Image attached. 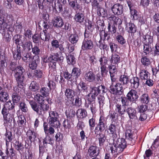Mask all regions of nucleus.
Here are the masks:
<instances>
[{"mask_svg":"<svg viewBox=\"0 0 159 159\" xmlns=\"http://www.w3.org/2000/svg\"><path fill=\"white\" fill-rule=\"evenodd\" d=\"M139 94L136 90L132 89L127 93L126 97L130 101L131 103H136L139 97Z\"/></svg>","mask_w":159,"mask_h":159,"instance_id":"obj_11","label":"nucleus"},{"mask_svg":"<svg viewBox=\"0 0 159 159\" xmlns=\"http://www.w3.org/2000/svg\"><path fill=\"white\" fill-rule=\"evenodd\" d=\"M90 129L93 130L97 125V122L96 118L93 116L89 118L88 121Z\"/></svg>","mask_w":159,"mask_h":159,"instance_id":"obj_54","label":"nucleus"},{"mask_svg":"<svg viewBox=\"0 0 159 159\" xmlns=\"http://www.w3.org/2000/svg\"><path fill=\"white\" fill-rule=\"evenodd\" d=\"M69 5L75 10H78L80 8V6L77 0L70 1L68 0Z\"/></svg>","mask_w":159,"mask_h":159,"instance_id":"obj_59","label":"nucleus"},{"mask_svg":"<svg viewBox=\"0 0 159 159\" xmlns=\"http://www.w3.org/2000/svg\"><path fill=\"white\" fill-rule=\"evenodd\" d=\"M71 73L75 82L81 74V70L78 67H74L72 70Z\"/></svg>","mask_w":159,"mask_h":159,"instance_id":"obj_36","label":"nucleus"},{"mask_svg":"<svg viewBox=\"0 0 159 159\" xmlns=\"http://www.w3.org/2000/svg\"><path fill=\"white\" fill-rule=\"evenodd\" d=\"M138 112L139 113H147L149 112L148 110V106L146 104H142L137 107Z\"/></svg>","mask_w":159,"mask_h":159,"instance_id":"obj_51","label":"nucleus"},{"mask_svg":"<svg viewBox=\"0 0 159 159\" xmlns=\"http://www.w3.org/2000/svg\"><path fill=\"white\" fill-rule=\"evenodd\" d=\"M43 71L39 69L35 70L32 71L31 74H29L28 75L30 78H33L37 80H40L43 77Z\"/></svg>","mask_w":159,"mask_h":159,"instance_id":"obj_18","label":"nucleus"},{"mask_svg":"<svg viewBox=\"0 0 159 159\" xmlns=\"http://www.w3.org/2000/svg\"><path fill=\"white\" fill-rule=\"evenodd\" d=\"M25 69L21 66H18L15 68L14 77L18 85L20 87L24 85V81L25 76L24 74L25 73Z\"/></svg>","mask_w":159,"mask_h":159,"instance_id":"obj_2","label":"nucleus"},{"mask_svg":"<svg viewBox=\"0 0 159 159\" xmlns=\"http://www.w3.org/2000/svg\"><path fill=\"white\" fill-rule=\"evenodd\" d=\"M64 57L61 56L60 52H58L56 54L51 55L49 57L50 62L49 64V68L50 70H52L53 71H56L57 62L63 61Z\"/></svg>","mask_w":159,"mask_h":159,"instance_id":"obj_4","label":"nucleus"},{"mask_svg":"<svg viewBox=\"0 0 159 159\" xmlns=\"http://www.w3.org/2000/svg\"><path fill=\"white\" fill-rule=\"evenodd\" d=\"M85 18L84 14L83 12H79L76 13L74 17L75 21L81 23L84 22Z\"/></svg>","mask_w":159,"mask_h":159,"instance_id":"obj_42","label":"nucleus"},{"mask_svg":"<svg viewBox=\"0 0 159 159\" xmlns=\"http://www.w3.org/2000/svg\"><path fill=\"white\" fill-rule=\"evenodd\" d=\"M99 153V149L96 146H91L88 150L89 155L91 157H98Z\"/></svg>","mask_w":159,"mask_h":159,"instance_id":"obj_17","label":"nucleus"},{"mask_svg":"<svg viewBox=\"0 0 159 159\" xmlns=\"http://www.w3.org/2000/svg\"><path fill=\"white\" fill-rule=\"evenodd\" d=\"M127 4L129 7L130 13L133 16L134 20H137L139 18V15L138 11L135 9V7L134 4L130 1L127 2Z\"/></svg>","mask_w":159,"mask_h":159,"instance_id":"obj_19","label":"nucleus"},{"mask_svg":"<svg viewBox=\"0 0 159 159\" xmlns=\"http://www.w3.org/2000/svg\"><path fill=\"white\" fill-rule=\"evenodd\" d=\"M101 39L103 40H107V41L110 39V35L108 34L107 32L102 30L100 33Z\"/></svg>","mask_w":159,"mask_h":159,"instance_id":"obj_60","label":"nucleus"},{"mask_svg":"<svg viewBox=\"0 0 159 159\" xmlns=\"http://www.w3.org/2000/svg\"><path fill=\"white\" fill-rule=\"evenodd\" d=\"M89 93L96 97L101 93V91L102 93H105L108 91V89L103 85H101L97 87L95 86L90 87Z\"/></svg>","mask_w":159,"mask_h":159,"instance_id":"obj_9","label":"nucleus"},{"mask_svg":"<svg viewBox=\"0 0 159 159\" xmlns=\"http://www.w3.org/2000/svg\"><path fill=\"white\" fill-rule=\"evenodd\" d=\"M118 130L117 125H116L114 123L111 122L109 125L107 129V132L110 134H111L113 139L117 137L116 132Z\"/></svg>","mask_w":159,"mask_h":159,"instance_id":"obj_13","label":"nucleus"},{"mask_svg":"<svg viewBox=\"0 0 159 159\" xmlns=\"http://www.w3.org/2000/svg\"><path fill=\"white\" fill-rule=\"evenodd\" d=\"M126 28H127L128 29H129L128 31L129 33H135L137 30L136 27L134 24L130 23L126 24Z\"/></svg>","mask_w":159,"mask_h":159,"instance_id":"obj_55","label":"nucleus"},{"mask_svg":"<svg viewBox=\"0 0 159 159\" xmlns=\"http://www.w3.org/2000/svg\"><path fill=\"white\" fill-rule=\"evenodd\" d=\"M17 123L19 129H24L26 123V120L25 116L22 115L18 116Z\"/></svg>","mask_w":159,"mask_h":159,"instance_id":"obj_34","label":"nucleus"},{"mask_svg":"<svg viewBox=\"0 0 159 159\" xmlns=\"http://www.w3.org/2000/svg\"><path fill=\"white\" fill-rule=\"evenodd\" d=\"M14 89L15 92L12 95V100L13 103H17L21 98V95L24 93L25 89L24 85H22V87H20L19 85H17Z\"/></svg>","mask_w":159,"mask_h":159,"instance_id":"obj_5","label":"nucleus"},{"mask_svg":"<svg viewBox=\"0 0 159 159\" xmlns=\"http://www.w3.org/2000/svg\"><path fill=\"white\" fill-rule=\"evenodd\" d=\"M3 105L5 106V107L7 109H9V110L13 112V113L14 114L15 104H13V103H11V100H9L5 102Z\"/></svg>","mask_w":159,"mask_h":159,"instance_id":"obj_52","label":"nucleus"},{"mask_svg":"<svg viewBox=\"0 0 159 159\" xmlns=\"http://www.w3.org/2000/svg\"><path fill=\"white\" fill-rule=\"evenodd\" d=\"M115 139H113L115 143V146H116L118 148V150L121 153L123 152L124 149L126 148L127 143V141L124 138H118L116 140H115Z\"/></svg>","mask_w":159,"mask_h":159,"instance_id":"obj_10","label":"nucleus"},{"mask_svg":"<svg viewBox=\"0 0 159 159\" xmlns=\"http://www.w3.org/2000/svg\"><path fill=\"white\" fill-rule=\"evenodd\" d=\"M9 96L7 91H2L0 92V101L5 102L9 98Z\"/></svg>","mask_w":159,"mask_h":159,"instance_id":"obj_48","label":"nucleus"},{"mask_svg":"<svg viewBox=\"0 0 159 159\" xmlns=\"http://www.w3.org/2000/svg\"><path fill=\"white\" fill-rule=\"evenodd\" d=\"M126 112L130 120H136L138 119L137 111L135 108L131 107H129L126 109Z\"/></svg>","mask_w":159,"mask_h":159,"instance_id":"obj_22","label":"nucleus"},{"mask_svg":"<svg viewBox=\"0 0 159 159\" xmlns=\"http://www.w3.org/2000/svg\"><path fill=\"white\" fill-rule=\"evenodd\" d=\"M143 42L145 44L143 46V50H149V45L151 44L153 42V36L147 34L143 35Z\"/></svg>","mask_w":159,"mask_h":159,"instance_id":"obj_14","label":"nucleus"},{"mask_svg":"<svg viewBox=\"0 0 159 159\" xmlns=\"http://www.w3.org/2000/svg\"><path fill=\"white\" fill-rule=\"evenodd\" d=\"M48 123L50 126L51 127L57 128L60 125V123L59 120V119L48 118Z\"/></svg>","mask_w":159,"mask_h":159,"instance_id":"obj_39","label":"nucleus"},{"mask_svg":"<svg viewBox=\"0 0 159 159\" xmlns=\"http://www.w3.org/2000/svg\"><path fill=\"white\" fill-rule=\"evenodd\" d=\"M13 146L15 149L20 153V152H23L24 150V145L20 141L19 138L13 139L12 141Z\"/></svg>","mask_w":159,"mask_h":159,"instance_id":"obj_16","label":"nucleus"},{"mask_svg":"<svg viewBox=\"0 0 159 159\" xmlns=\"http://www.w3.org/2000/svg\"><path fill=\"white\" fill-rule=\"evenodd\" d=\"M97 13L98 16L103 17H107V19L110 15L107 13V11L105 9L101 7H98L97 9Z\"/></svg>","mask_w":159,"mask_h":159,"instance_id":"obj_33","label":"nucleus"},{"mask_svg":"<svg viewBox=\"0 0 159 159\" xmlns=\"http://www.w3.org/2000/svg\"><path fill=\"white\" fill-rule=\"evenodd\" d=\"M5 137L4 139L5 141L6 147H8L9 145V143L12 141L13 136L12 132L9 130L6 129V133L4 134Z\"/></svg>","mask_w":159,"mask_h":159,"instance_id":"obj_24","label":"nucleus"},{"mask_svg":"<svg viewBox=\"0 0 159 159\" xmlns=\"http://www.w3.org/2000/svg\"><path fill=\"white\" fill-rule=\"evenodd\" d=\"M96 135H98L99 136V137L98 138L99 146L103 147L106 142L107 137L105 134H103L102 133Z\"/></svg>","mask_w":159,"mask_h":159,"instance_id":"obj_45","label":"nucleus"},{"mask_svg":"<svg viewBox=\"0 0 159 159\" xmlns=\"http://www.w3.org/2000/svg\"><path fill=\"white\" fill-rule=\"evenodd\" d=\"M122 84L120 83H117L114 86L111 85L110 87V91L111 93L115 95H121L124 91Z\"/></svg>","mask_w":159,"mask_h":159,"instance_id":"obj_12","label":"nucleus"},{"mask_svg":"<svg viewBox=\"0 0 159 159\" xmlns=\"http://www.w3.org/2000/svg\"><path fill=\"white\" fill-rule=\"evenodd\" d=\"M67 62L68 64L74 65L75 64L76 61L74 56L70 54L66 57Z\"/></svg>","mask_w":159,"mask_h":159,"instance_id":"obj_62","label":"nucleus"},{"mask_svg":"<svg viewBox=\"0 0 159 159\" xmlns=\"http://www.w3.org/2000/svg\"><path fill=\"white\" fill-rule=\"evenodd\" d=\"M13 39L15 43L18 45L22 44L25 40V38L23 36L19 34L15 35Z\"/></svg>","mask_w":159,"mask_h":159,"instance_id":"obj_44","label":"nucleus"},{"mask_svg":"<svg viewBox=\"0 0 159 159\" xmlns=\"http://www.w3.org/2000/svg\"><path fill=\"white\" fill-rule=\"evenodd\" d=\"M139 78L142 80H145L150 78V74L147 70L140 69L139 73Z\"/></svg>","mask_w":159,"mask_h":159,"instance_id":"obj_37","label":"nucleus"},{"mask_svg":"<svg viewBox=\"0 0 159 159\" xmlns=\"http://www.w3.org/2000/svg\"><path fill=\"white\" fill-rule=\"evenodd\" d=\"M110 21H113L114 22L113 24L114 25H118V28L119 29L121 28V25L122 24V21L121 19L118 17H116L113 15H110L108 19Z\"/></svg>","mask_w":159,"mask_h":159,"instance_id":"obj_27","label":"nucleus"},{"mask_svg":"<svg viewBox=\"0 0 159 159\" xmlns=\"http://www.w3.org/2000/svg\"><path fill=\"white\" fill-rule=\"evenodd\" d=\"M140 115L139 117V120L141 121H143L146 120L147 119L148 116L149 118L152 117L153 115V112L150 111H149V113H140Z\"/></svg>","mask_w":159,"mask_h":159,"instance_id":"obj_47","label":"nucleus"},{"mask_svg":"<svg viewBox=\"0 0 159 159\" xmlns=\"http://www.w3.org/2000/svg\"><path fill=\"white\" fill-rule=\"evenodd\" d=\"M53 24L55 27L59 28L63 26L64 23L61 17L59 16H57L54 17Z\"/></svg>","mask_w":159,"mask_h":159,"instance_id":"obj_31","label":"nucleus"},{"mask_svg":"<svg viewBox=\"0 0 159 159\" xmlns=\"http://www.w3.org/2000/svg\"><path fill=\"white\" fill-rule=\"evenodd\" d=\"M40 89L39 84L36 81H32L30 84L29 89L32 92H36Z\"/></svg>","mask_w":159,"mask_h":159,"instance_id":"obj_46","label":"nucleus"},{"mask_svg":"<svg viewBox=\"0 0 159 159\" xmlns=\"http://www.w3.org/2000/svg\"><path fill=\"white\" fill-rule=\"evenodd\" d=\"M111 10L115 15H119L123 13V7L121 4L116 3L112 7Z\"/></svg>","mask_w":159,"mask_h":159,"instance_id":"obj_21","label":"nucleus"},{"mask_svg":"<svg viewBox=\"0 0 159 159\" xmlns=\"http://www.w3.org/2000/svg\"><path fill=\"white\" fill-rule=\"evenodd\" d=\"M65 95L68 99H70L74 100V97L76 94V92L74 89H72V87L71 89H66L65 91Z\"/></svg>","mask_w":159,"mask_h":159,"instance_id":"obj_32","label":"nucleus"},{"mask_svg":"<svg viewBox=\"0 0 159 159\" xmlns=\"http://www.w3.org/2000/svg\"><path fill=\"white\" fill-rule=\"evenodd\" d=\"M116 39L117 42L122 45L125 46L126 43V40L124 37L120 34L116 36Z\"/></svg>","mask_w":159,"mask_h":159,"instance_id":"obj_58","label":"nucleus"},{"mask_svg":"<svg viewBox=\"0 0 159 159\" xmlns=\"http://www.w3.org/2000/svg\"><path fill=\"white\" fill-rule=\"evenodd\" d=\"M99 61L100 63L101 74L102 77H105L107 74L108 70L107 69V66L108 65V59L103 56L99 58Z\"/></svg>","mask_w":159,"mask_h":159,"instance_id":"obj_8","label":"nucleus"},{"mask_svg":"<svg viewBox=\"0 0 159 159\" xmlns=\"http://www.w3.org/2000/svg\"><path fill=\"white\" fill-rule=\"evenodd\" d=\"M40 37V39L45 41H48L50 39V36L49 34L47 33L46 31H43L42 33H41Z\"/></svg>","mask_w":159,"mask_h":159,"instance_id":"obj_64","label":"nucleus"},{"mask_svg":"<svg viewBox=\"0 0 159 159\" xmlns=\"http://www.w3.org/2000/svg\"><path fill=\"white\" fill-rule=\"evenodd\" d=\"M93 43L90 40L84 39L82 43V48L83 50L91 49L93 47Z\"/></svg>","mask_w":159,"mask_h":159,"instance_id":"obj_28","label":"nucleus"},{"mask_svg":"<svg viewBox=\"0 0 159 159\" xmlns=\"http://www.w3.org/2000/svg\"><path fill=\"white\" fill-rule=\"evenodd\" d=\"M108 68L109 70V73L111 82H114L116 80V78L115 77L116 74V72L117 71L116 66L115 65L111 64L108 66Z\"/></svg>","mask_w":159,"mask_h":159,"instance_id":"obj_20","label":"nucleus"},{"mask_svg":"<svg viewBox=\"0 0 159 159\" xmlns=\"http://www.w3.org/2000/svg\"><path fill=\"white\" fill-rule=\"evenodd\" d=\"M84 79L86 81L93 82L96 81V75L93 71H86L84 74Z\"/></svg>","mask_w":159,"mask_h":159,"instance_id":"obj_15","label":"nucleus"},{"mask_svg":"<svg viewBox=\"0 0 159 159\" xmlns=\"http://www.w3.org/2000/svg\"><path fill=\"white\" fill-rule=\"evenodd\" d=\"M119 81L120 82V83L123 85L127 86L130 81L129 76L127 74L124 73L120 75Z\"/></svg>","mask_w":159,"mask_h":159,"instance_id":"obj_30","label":"nucleus"},{"mask_svg":"<svg viewBox=\"0 0 159 159\" xmlns=\"http://www.w3.org/2000/svg\"><path fill=\"white\" fill-rule=\"evenodd\" d=\"M80 88L78 86H77L78 89L79 91V94L81 93L83 95H85V93H87L88 91V87L86 83L83 81H81L79 84Z\"/></svg>","mask_w":159,"mask_h":159,"instance_id":"obj_23","label":"nucleus"},{"mask_svg":"<svg viewBox=\"0 0 159 159\" xmlns=\"http://www.w3.org/2000/svg\"><path fill=\"white\" fill-rule=\"evenodd\" d=\"M115 107V110L120 116H123L126 111V109L125 107L120 104L116 103Z\"/></svg>","mask_w":159,"mask_h":159,"instance_id":"obj_26","label":"nucleus"},{"mask_svg":"<svg viewBox=\"0 0 159 159\" xmlns=\"http://www.w3.org/2000/svg\"><path fill=\"white\" fill-rule=\"evenodd\" d=\"M107 119L103 115L100 116L98 123L95 127L94 132L95 134L102 133L107 126Z\"/></svg>","mask_w":159,"mask_h":159,"instance_id":"obj_3","label":"nucleus"},{"mask_svg":"<svg viewBox=\"0 0 159 159\" xmlns=\"http://www.w3.org/2000/svg\"><path fill=\"white\" fill-rule=\"evenodd\" d=\"M139 101L142 104H148L150 101V98L148 94L146 93L143 94L139 98Z\"/></svg>","mask_w":159,"mask_h":159,"instance_id":"obj_40","label":"nucleus"},{"mask_svg":"<svg viewBox=\"0 0 159 159\" xmlns=\"http://www.w3.org/2000/svg\"><path fill=\"white\" fill-rule=\"evenodd\" d=\"M140 79L138 77H133L130 79L129 83L132 88L134 89H137L140 84Z\"/></svg>","mask_w":159,"mask_h":159,"instance_id":"obj_25","label":"nucleus"},{"mask_svg":"<svg viewBox=\"0 0 159 159\" xmlns=\"http://www.w3.org/2000/svg\"><path fill=\"white\" fill-rule=\"evenodd\" d=\"M43 145H47V144H49L52 146H53L54 144V139L50 136H46L43 139Z\"/></svg>","mask_w":159,"mask_h":159,"instance_id":"obj_50","label":"nucleus"},{"mask_svg":"<svg viewBox=\"0 0 159 159\" xmlns=\"http://www.w3.org/2000/svg\"><path fill=\"white\" fill-rule=\"evenodd\" d=\"M0 24L1 30L4 32L7 26L5 15H0Z\"/></svg>","mask_w":159,"mask_h":159,"instance_id":"obj_43","label":"nucleus"},{"mask_svg":"<svg viewBox=\"0 0 159 159\" xmlns=\"http://www.w3.org/2000/svg\"><path fill=\"white\" fill-rule=\"evenodd\" d=\"M76 114L78 120L84 119L86 118L88 115L86 110L84 108L78 109L76 111Z\"/></svg>","mask_w":159,"mask_h":159,"instance_id":"obj_29","label":"nucleus"},{"mask_svg":"<svg viewBox=\"0 0 159 159\" xmlns=\"http://www.w3.org/2000/svg\"><path fill=\"white\" fill-rule=\"evenodd\" d=\"M84 107L86 109L89 108L93 115L97 111L96 105L93 102L89 103H87V102H86L84 103Z\"/></svg>","mask_w":159,"mask_h":159,"instance_id":"obj_41","label":"nucleus"},{"mask_svg":"<svg viewBox=\"0 0 159 159\" xmlns=\"http://www.w3.org/2000/svg\"><path fill=\"white\" fill-rule=\"evenodd\" d=\"M26 135L31 142L35 141L36 140L37 134L34 130L29 129L26 133Z\"/></svg>","mask_w":159,"mask_h":159,"instance_id":"obj_35","label":"nucleus"},{"mask_svg":"<svg viewBox=\"0 0 159 159\" xmlns=\"http://www.w3.org/2000/svg\"><path fill=\"white\" fill-rule=\"evenodd\" d=\"M125 134V139L127 141V144L131 145H134L137 139V136L133 134V132L130 128L126 129Z\"/></svg>","mask_w":159,"mask_h":159,"instance_id":"obj_6","label":"nucleus"},{"mask_svg":"<svg viewBox=\"0 0 159 159\" xmlns=\"http://www.w3.org/2000/svg\"><path fill=\"white\" fill-rule=\"evenodd\" d=\"M111 64L113 65H117L120 62V56L117 55H112L110 60Z\"/></svg>","mask_w":159,"mask_h":159,"instance_id":"obj_53","label":"nucleus"},{"mask_svg":"<svg viewBox=\"0 0 159 159\" xmlns=\"http://www.w3.org/2000/svg\"><path fill=\"white\" fill-rule=\"evenodd\" d=\"M63 76L66 79L70 81L72 83L75 82V80H74L71 73H69L67 70L63 71Z\"/></svg>","mask_w":159,"mask_h":159,"instance_id":"obj_49","label":"nucleus"},{"mask_svg":"<svg viewBox=\"0 0 159 159\" xmlns=\"http://www.w3.org/2000/svg\"><path fill=\"white\" fill-rule=\"evenodd\" d=\"M44 96L39 93H36L34 96V100H30L29 103L33 110L39 116H43L45 112L47 111L49 108L48 104L43 102Z\"/></svg>","mask_w":159,"mask_h":159,"instance_id":"obj_1","label":"nucleus"},{"mask_svg":"<svg viewBox=\"0 0 159 159\" xmlns=\"http://www.w3.org/2000/svg\"><path fill=\"white\" fill-rule=\"evenodd\" d=\"M52 46L55 49L59 48L60 50H63L64 48L62 44H59L57 40H54L52 41Z\"/></svg>","mask_w":159,"mask_h":159,"instance_id":"obj_63","label":"nucleus"},{"mask_svg":"<svg viewBox=\"0 0 159 159\" xmlns=\"http://www.w3.org/2000/svg\"><path fill=\"white\" fill-rule=\"evenodd\" d=\"M69 41L72 44L76 43L79 40V37L76 34H71L69 38Z\"/></svg>","mask_w":159,"mask_h":159,"instance_id":"obj_61","label":"nucleus"},{"mask_svg":"<svg viewBox=\"0 0 159 159\" xmlns=\"http://www.w3.org/2000/svg\"><path fill=\"white\" fill-rule=\"evenodd\" d=\"M6 153L7 156L6 157H7V159H14L13 157L16 156V151L11 146V148L9 149L8 147H6Z\"/></svg>","mask_w":159,"mask_h":159,"instance_id":"obj_38","label":"nucleus"},{"mask_svg":"<svg viewBox=\"0 0 159 159\" xmlns=\"http://www.w3.org/2000/svg\"><path fill=\"white\" fill-rule=\"evenodd\" d=\"M65 113L67 118H69L70 120H71L75 115V111L73 109L66 110Z\"/></svg>","mask_w":159,"mask_h":159,"instance_id":"obj_57","label":"nucleus"},{"mask_svg":"<svg viewBox=\"0 0 159 159\" xmlns=\"http://www.w3.org/2000/svg\"><path fill=\"white\" fill-rule=\"evenodd\" d=\"M53 11H55L56 13H60L63 10L62 5L59 2H57L54 4V6H53Z\"/></svg>","mask_w":159,"mask_h":159,"instance_id":"obj_56","label":"nucleus"},{"mask_svg":"<svg viewBox=\"0 0 159 159\" xmlns=\"http://www.w3.org/2000/svg\"><path fill=\"white\" fill-rule=\"evenodd\" d=\"M1 114L3 116L4 123L8 124L11 122L14 114L7 109L5 105H3L1 110Z\"/></svg>","mask_w":159,"mask_h":159,"instance_id":"obj_7","label":"nucleus"}]
</instances>
